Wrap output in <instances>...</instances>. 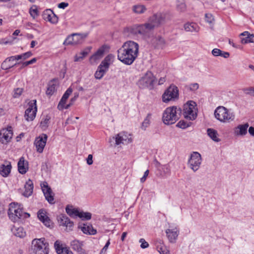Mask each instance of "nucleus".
I'll return each mask as SVG.
<instances>
[{
  "label": "nucleus",
  "mask_w": 254,
  "mask_h": 254,
  "mask_svg": "<svg viewBox=\"0 0 254 254\" xmlns=\"http://www.w3.org/2000/svg\"><path fill=\"white\" fill-rule=\"evenodd\" d=\"M240 37L242 44L254 42V35L250 34L248 31H245L242 33L240 34Z\"/></svg>",
  "instance_id": "393cba45"
},
{
  "label": "nucleus",
  "mask_w": 254,
  "mask_h": 254,
  "mask_svg": "<svg viewBox=\"0 0 254 254\" xmlns=\"http://www.w3.org/2000/svg\"><path fill=\"white\" fill-rule=\"evenodd\" d=\"M140 35L147 36L154 29L153 25H152L148 22L144 24H140Z\"/></svg>",
  "instance_id": "c85d7f7f"
},
{
  "label": "nucleus",
  "mask_w": 254,
  "mask_h": 254,
  "mask_svg": "<svg viewBox=\"0 0 254 254\" xmlns=\"http://www.w3.org/2000/svg\"><path fill=\"white\" fill-rule=\"evenodd\" d=\"M152 115L150 113L147 114L143 122L142 123L141 129L145 130L146 128L150 125Z\"/></svg>",
  "instance_id": "79ce46f5"
},
{
  "label": "nucleus",
  "mask_w": 254,
  "mask_h": 254,
  "mask_svg": "<svg viewBox=\"0 0 254 254\" xmlns=\"http://www.w3.org/2000/svg\"><path fill=\"white\" fill-rule=\"evenodd\" d=\"M104 49L102 47L99 48L94 54L101 58L104 53Z\"/></svg>",
  "instance_id": "5fc2aeb1"
},
{
  "label": "nucleus",
  "mask_w": 254,
  "mask_h": 254,
  "mask_svg": "<svg viewBox=\"0 0 254 254\" xmlns=\"http://www.w3.org/2000/svg\"><path fill=\"white\" fill-rule=\"evenodd\" d=\"M205 21L209 23H212L214 20L213 15L209 13L205 14Z\"/></svg>",
  "instance_id": "8fccbe9b"
},
{
  "label": "nucleus",
  "mask_w": 254,
  "mask_h": 254,
  "mask_svg": "<svg viewBox=\"0 0 254 254\" xmlns=\"http://www.w3.org/2000/svg\"><path fill=\"white\" fill-rule=\"evenodd\" d=\"M139 242L141 243L140 247L142 249H146L149 247L148 243L143 238L140 239Z\"/></svg>",
  "instance_id": "3c124183"
},
{
  "label": "nucleus",
  "mask_w": 254,
  "mask_h": 254,
  "mask_svg": "<svg viewBox=\"0 0 254 254\" xmlns=\"http://www.w3.org/2000/svg\"><path fill=\"white\" fill-rule=\"evenodd\" d=\"M4 163L0 166V174L3 177H7L11 172L12 166L9 161L5 160Z\"/></svg>",
  "instance_id": "4be33fe9"
},
{
  "label": "nucleus",
  "mask_w": 254,
  "mask_h": 254,
  "mask_svg": "<svg viewBox=\"0 0 254 254\" xmlns=\"http://www.w3.org/2000/svg\"><path fill=\"white\" fill-rule=\"evenodd\" d=\"M110 244V240L109 239L108 241L107 242L106 244L104 246V247L103 248V249L101 250L100 252V254H103V253H105L106 251L107 250Z\"/></svg>",
  "instance_id": "052dcab7"
},
{
  "label": "nucleus",
  "mask_w": 254,
  "mask_h": 254,
  "mask_svg": "<svg viewBox=\"0 0 254 254\" xmlns=\"http://www.w3.org/2000/svg\"><path fill=\"white\" fill-rule=\"evenodd\" d=\"M212 54L215 57L221 56L225 59L228 58L230 56V54L227 52H224L221 51V50L215 48L212 50Z\"/></svg>",
  "instance_id": "4c0bfd02"
},
{
  "label": "nucleus",
  "mask_w": 254,
  "mask_h": 254,
  "mask_svg": "<svg viewBox=\"0 0 254 254\" xmlns=\"http://www.w3.org/2000/svg\"><path fill=\"white\" fill-rule=\"evenodd\" d=\"M114 56L112 54L108 55L102 61L101 64L98 66L94 76L97 79H101L108 70L110 65L111 64L114 59Z\"/></svg>",
  "instance_id": "39448f33"
},
{
  "label": "nucleus",
  "mask_w": 254,
  "mask_h": 254,
  "mask_svg": "<svg viewBox=\"0 0 254 254\" xmlns=\"http://www.w3.org/2000/svg\"><path fill=\"white\" fill-rule=\"evenodd\" d=\"M177 8L181 12L184 11L186 9V5L184 3L182 2L180 4L177 5Z\"/></svg>",
  "instance_id": "680f3d73"
},
{
  "label": "nucleus",
  "mask_w": 254,
  "mask_h": 254,
  "mask_svg": "<svg viewBox=\"0 0 254 254\" xmlns=\"http://www.w3.org/2000/svg\"><path fill=\"white\" fill-rule=\"evenodd\" d=\"M71 249L76 251L78 254H86L84 249L82 248L83 242L77 240L71 241L70 243Z\"/></svg>",
  "instance_id": "aec40b11"
},
{
  "label": "nucleus",
  "mask_w": 254,
  "mask_h": 254,
  "mask_svg": "<svg viewBox=\"0 0 254 254\" xmlns=\"http://www.w3.org/2000/svg\"><path fill=\"white\" fill-rule=\"evenodd\" d=\"M156 79L153 73L150 71H147L144 75L138 81L137 84L140 88H153L154 84Z\"/></svg>",
  "instance_id": "0eeeda50"
},
{
  "label": "nucleus",
  "mask_w": 254,
  "mask_h": 254,
  "mask_svg": "<svg viewBox=\"0 0 254 254\" xmlns=\"http://www.w3.org/2000/svg\"><path fill=\"white\" fill-rule=\"evenodd\" d=\"M201 161V155L197 152H193L189 159L188 165L194 172H196L200 168Z\"/></svg>",
  "instance_id": "9b49d317"
},
{
  "label": "nucleus",
  "mask_w": 254,
  "mask_h": 254,
  "mask_svg": "<svg viewBox=\"0 0 254 254\" xmlns=\"http://www.w3.org/2000/svg\"><path fill=\"white\" fill-rule=\"evenodd\" d=\"M38 217L39 219L47 227H51L52 222L48 216L46 215V212L41 209L38 212Z\"/></svg>",
  "instance_id": "412c9836"
},
{
  "label": "nucleus",
  "mask_w": 254,
  "mask_h": 254,
  "mask_svg": "<svg viewBox=\"0 0 254 254\" xmlns=\"http://www.w3.org/2000/svg\"><path fill=\"white\" fill-rule=\"evenodd\" d=\"M79 93L78 92L74 93V97L70 99L69 104L66 105L65 109H68L70 106H71L75 101V100L77 99Z\"/></svg>",
  "instance_id": "09e8293b"
},
{
  "label": "nucleus",
  "mask_w": 254,
  "mask_h": 254,
  "mask_svg": "<svg viewBox=\"0 0 254 254\" xmlns=\"http://www.w3.org/2000/svg\"><path fill=\"white\" fill-rule=\"evenodd\" d=\"M13 135L12 127L9 126L6 128H2L0 131V141L2 144L10 142Z\"/></svg>",
  "instance_id": "4468645a"
},
{
  "label": "nucleus",
  "mask_w": 254,
  "mask_h": 254,
  "mask_svg": "<svg viewBox=\"0 0 254 254\" xmlns=\"http://www.w3.org/2000/svg\"><path fill=\"white\" fill-rule=\"evenodd\" d=\"M182 113L181 108L172 106L167 108L164 111L162 121L165 125H172L178 121Z\"/></svg>",
  "instance_id": "f03ea898"
},
{
  "label": "nucleus",
  "mask_w": 254,
  "mask_h": 254,
  "mask_svg": "<svg viewBox=\"0 0 254 254\" xmlns=\"http://www.w3.org/2000/svg\"><path fill=\"white\" fill-rule=\"evenodd\" d=\"M195 103L193 101H190L184 105L183 116L184 118L190 121L194 120L197 116L195 112Z\"/></svg>",
  "instance_id": "1a4fd4ad"
},
{
  "label": "nucleus",
  "mask_w": 254,
  "mask_h": 254,
  "mask_svg": "<svg viewBox=\"0 0 254 254\" xmlns=\"http://www.w3.org/2000/svg\"><path fill=\"white\" fill-rule=\"evenodd\" d=\"M158 251L160 253V254H169V251H166L165 248H158Z\"/></svg>",
  "instance_id": "69168bd1"
},
{
  "label": "nucleus",
  "mask_w": 254,
  "mask_h": 254,
  "mask_svg": "<svg viewBox=\"0 0 254 254\" xmlns=\"http://www.w3.org/2000/svg\"><path fill=\"white\" fill-rule=\"evenodd\" d=\"M33 188V182L30 179H29L24 185L25 190L23 193V195L25 197H28L32 194Z\"/></svg>",
  "instance_id": "cd10ccee"
},
{
  "label": "nucleus",
  "mask_w": 254,
  "mask_h": 254,
  "mask_svg": "<svg viewBox=\"0 0 254 254\" xmlns=\"http://www.w3.org/2000/svg\"><path fill=\"white\" fill-rule=\"evenodd\" d=\"M215 118L222 123H229L234 120L233 112L223 106H219L214 111Z\"/></svg>",
  "instance_id": "7ed1b4c3"
},
{
  "label": "nucleus",
  "mask_w": 254,
  "mask_h": 254,
  "mask_svg": "<svg viewBox=\"0 0 254 254\" xmlns=\"http://www.w3.org/2000/svg\"><path fill=\"white\" fill-rule=\"evenodd\" d=\"M8 215L9 218L13 222L18 221L20 219H24L30 217L29 213L24 212L20 206L14 203L10 204Z\"/></svg>",
  "instance_id": "20e7f679"
},
{
  "label": "nucleus",
  "mask_w": 254,
  "mask_h": 254,
  "mask_svg": "<svg viewBox=\"0 0 254 254\" xmlns=\"http://www.w3.org/2000/svg\"><path fill=\"white\" fill-rule=\"evenodd\" d=\"M140 25H134L127 27V29L129 33L133 35H140Z\"/></svg>",
  "instance_id": "a19ab883"
},
{
  "label": "nucleus",
  "mask_w": 254,
  "mask_h": 254,
  "mask_svg": "<svg viewBox=\"0 0 254 254\" xmlns=\"http://www.w3.org/2000/svg\"><path fill=\"white\" fill-rule=\"evenodd\" d=\"M21 56H22V59L23 60H25L29 58L31 56H32V53H31V52L29 51V52H26L25 53L21 54Z\"/></svg>",
  "instance_id": "bf43d9fd"
},
{
  "label": "nucleus",
  "mask_w": 254,
  "mask_h": 254,
  "mask_svg": "<svg viewBox=\"0 0 254 254\" xmlns=\"http://www.w3.org/2000/svg\"><path fill=\"white\" fill-rule=\"evenodd\" d=\"M51 116L46 115H43L41 119L40 127L43 130H46L50 124Z\"/></svg>",
  "instance_id": "f704fd0d"
},
{
  "label": "nucleus",
  "mask_w": 254,
  "mask_h": 254,
  "mask_svg": "<svg viewBox=\"0 0 254 254\" xmlns=\"http://www.w3.org/2000/svg\"><path fill=\"white\" fill-rule=\"evenodd\" d=\"M8 62L7 61V60H5L1 64V69L3 70H7L8 69L14 66H15L19 63H16L14 65H10L8 64Z\"/></svg>",
  "instance_id": "de8ad7c7"
},
{
  "label": "nucleus",
  "mask_w": 254,
  "mask_h": 254,
  "mask_svg": "<svg viewBox=\"0 0 254 254\" xmlns=\"http://www.w3.org/2000/svg\"><path fill=\"white\" fill-rule=\"evenodd\" d=\"M42 17L45 20L52 24H56L58 22V17L50 9H47L43 11Z\"/></svg>",
  "instance_id": "a211bd4d"
},
{
  "label": "nucleus",
  "mask_w": 254,
  "mask_h": 254,
  "mask_svg": "<svg viewBox=\"0 0 254 254\" xmlns=\"http://www.w3.org/2000/svg\"><path fill=\"white\" fill-rule=\"evenodd\" d=\"M198 88L199 85L197 83H191L189 85L190 90L192 91L196 90Z\"/></svg>",
  "instance_id": "6e6d98bb"
},
{
  "label": "nucleus",
  "mask_w": 254,
  "mask_h": 254,
  "mask_svg": "<svg viewBox=\"0 0 254 254\" xmlns=\"http://www.w3.org/2000/svg\"><path fill=\"white\" fill-rule=\"evenodd\" d=\"M92 158H93L92 155H91V154L88 155V157L87 158V163L88 165H90L93 164Z\"/></svg>",
  "instance_id": "338daca9"
},
{
  "label": "nucleus",
  "mask_w": 254,
  "mask_h": 254,
  "mask_svg": "<svg viewBox=\"0 0 254 254\" xmlns=\"http://www.w3.org/2000/svg\"><path fill=\"white\" fill-rule=\"evenodd\" d=\"M248 123L239 125L234 129V133L237 136H244L248 132Z\"/></svg>",
  "instance_id": "b1692460"
},
{
  "label": "nucleus",
  "mask_w": 254,
  "mask_h": 254,
  "mask_svg": "<svg viewBox=\"0 0 254 254\" xmlns=\"http://www.w3.org/2000/svg\"><path fill=\"white\" fill-rule=\"evenodd\" d=\"M207 133L209 137L215 142H219L220 140L218 137L217 131L213 128H208Z\"/></svg>",
  "instance_id": "58836bf2"
},
{
  "label": "nucleus",
  "mask_w": 254,
  "mask_h": 254,
  "mask_svg": "<svg viewBox=\"0 0 254 254\" xmlns=\"http://www.w3.org/2000/svg\"><path fill=\"white\" fill-rule=\"evenodd\" d=\"M42 191L44 194L46 199L50 204L55 203L54 194L53 193L51 189L48 185V183L46 182L41 184Z\"/></svg>",
  "instance_id": "dca6fc26"
},
{
  "label": "nucleus",
  "mask_w": 254,
  "mask_h": 254,
  "mask_svg": "<svg viewBox=\"0 0 254 254\" xmlns=\"http://www.w3.org/2000/svg\"><path fill=\"white\" fill-rule=\"evenodd\" d=\"M29 13L31 16L33 18H35L38 15V10L36 8L30 9Z\"/></svg>",
  "instance_id": "603ef678"
},
{
  "label": "nucleus",
  "mask_w": 254,
  "mask_h": 254,
  "mask_svg": "<svg viewBox=\"0 0 254 254\" xmlns=\"http://www.w3.org/2000/svg\"><path fill=\"white\" fill-rule=\"evenodd\" d=\"M68 5V3L65 2H62L58 4V7L60 8L64 9Z\"/></svg>",
  "instance_id": "0e129e2a"
},
{
  "label": "nucleus",
  "mask_w": 254,
  "mask_h": 254,
  "mask_svg": "<svg viewBox=\"0 0 254 254\" xmlns=\"http://www.w3.org/2000/svg\"><path fill=\"white\" fill-rule=\"evenodd\" d=\"M190 122H187L184 120L180 121L177 124L176 126L182 129H185L190 126Z\"/></svg>",
  "instance_id": "c03bdc74"
},
{
  "label": "nucleus",
  "mask_w": 254,
  "mask_h": 254,
  "mask_svg": "<svg viewBox=\"0 0 254 254\" xmlns=\"http://www.w3.org/2000/svg\"><path fill=\"white\" fill-rule=\"evenodd\" d=\"M65 211L68 215L73 218L78 216L80 212L77 209L73 208L72 206L70 205L66 206Z\"/></svg>",
  "instance_id": "e433bc0d"
},
{
  "label": "nucleus",
  "mask_w": 254,
  "mask_h": 254,
  "mask_svg": "<svg viewBox=\"0 0 254 254\" xmlns=\"http://www.w3.org/2000/svg\"><path fill=\"white\" fill-rule=\"evenodd\" d=\"M44 241V239H35L32 241V245L35 254H49V244Z\"/></svg>",
  "instance_id": "6e6552de"
},
{
  "label": "nucleus",
  "mask_w": 254,
  "mask_h": 254,
  "mask_svg": "<svg viewBox=\"0 0 254 254\" xmlns=\"http://www.w3.org/2000/svg\"><path fill=\"white\" fill-rule=\"evenodd\" d=\"M36 61H37L36 58H33L32 59H31L30 61L23 63V66H26L29 64H33L35 63Z\"/></svg>",
  "instance_id": "4d7b16f0"
},
{
  "label": "nucleus",
  "mask_w": 254,
  "mask_h": 254,
  "mask_svg": "<svg viewBox=\"0 0 254 254\" xmlns=\"http://www.w3.org/2000/svg\"><path fill=\"white\" fill-rule=\"evenodd\" d=\"M72 92V88L69 87L64 92L58 105V108L59 110H63V109H65L66 106L65 104L66 100L68 99L69 95L71 94Z\"/></svg>",
  "instance_id": "5701e85b"
},
{
  "label": "nucleus",
  "mask_w": 254,
  "mask_h": 254,
  "mask_svg": "<svg viewBox=\"0 0 254 254\" xmlns=\"http://www.w3.org/2000/svg\"><path fill=\"white\" fill-rule=\"evenodd\" d=\"M165 233L169 242L175 243L179 234V229L177 227L169 228L166 230Z\"/></svg>",
  "instance_id": "6ab92c4d"
},
{
  "label": "nucleus",
  "mask_w": 254,
  "mask_h": 254,
  "mask_svg": "<svg viewBox=\"0 0 254 254\" xmlns=\"http://www.w3.org/2000/svg\"><path fill=\"white\" fill-rule=\"evenodd\" d=\"M11 230L13 234L16 237L23 238L26 235V232L23 228L18 225H14Z\"/></svg>",
  "instance_id": "7c9ffc66"
},
{
  "label": "nucleus",
  "mask_w": 254,
  "mask_h": 254,
  "mask_svg": "<svg viewBox=\"0 0 254 254\" xmlns=\"http://www.w3.org/2000/svg\"><path fill=\"white\" fill-rule=\"evenodd\" d=\"M184 29L188 32H197L199 30V27L196 23L191 22L187 23L184 25Z\"/></svg>",
  "instance_id": "c9c22d12"
},
{
  "label": "nucleus",
  "mask_w": 254,
  "mask_h": 254,
  "mask_svg": "<svg viewBox=\"0 0 254 254\" xmlns=\"http://www.w3.org/2000/svg\"><path fill=\"white\" fill-rule=\"evenodd\" d=\"M55 248L58 254H73L69 248L63 247L58 241L55 243Z\"/></svg>",
  "instance_id": "bb28decb"
},
{
  "label": "nucleus",
  "mask_w": 254,
  "mask_h": 254,
  "mask_svg": "<svg viewBox=\"0 0 254 254\" xmlns=\"http://www.w3.org/2000/svg\"><path fill=\"white\" fill-rule=\"evenodd\" d=\"M244 92L247 94H250L252 96H254V88H245L243 90Z\"/></svg>",
  "instance_id": "864d4df0"
},
{
  "label": "nucleus",
  "mask_w": 254,
  "mask_h": 254,
  "mask_svg": "<svg viewBox=\"0 0 254 254\" xmlns=\"http://www.w3.org/2000/svg\"><path fill=\"white\" fill-rule=\"evenodd\" d=\"M166 14L165 13H157L149 18L148 22L155 28L165 23L166 21Z\"/></svg>",
  "instance_id": "2eb2a0df"
},
{
  "label": "nucleus",
  "mask_w": 254,
  "mask_h": 254,
  "mask_svg": "<svg viewBox=\"0 0 254 254\" xmlns=\"http://www.w3.org/2000/svg\"><path fill=\"white\" fill-rule=\"evenodd\" d=\"M82 220H88L91 218V214L90 212H80L78 216Z\"/></svg>",
  "instance_id": "a18cd8bd"
},
{
  "label": "nucleus",
  "mask_w": 254,
  "mask_h": 254,
  "mask_svg": "<svg viewBox=\"0 0 254 254\" xmlns=\"http://www.w3.org/2000/svg\"><path fill=\"white\" fill-rule=\"evenodd\" d=\"M101 58L99 57L98 56L94 54L92 56H91L89 59V61L91 63H94L96 61L100 59Z\"/></svg>",
  "instance_id": "13d9d810"
},
{
  "label": "nucleus",
  "mask_w": 254,
  "mask_h": 254,
  "mask_svg": "<svg viewBox=\"0 0 254 254\" xmlns=\"http://www.w3.org/2000/svg\"><path fill=\"white\" fill-rule=\"evenodd\" d=\"M138 51L137 43L127 41L118 50V59L126 65H131L137 58Z\"/></svg>",
  "instance_id": "f257e3e1"
},
{
  "label": "nucleus",
  "mask_w": 254,
  "mask_h": 254,
  "mask_svg": "<svg viewBox=\"0 0 254 254\" xmlns=\"http://www.w3.org/2000/svg\"><path fill=\"white\" fill-rule=\"evenodd\" d=\"M27 162H25V160L23 157H21L17 164L18 170L19 173L21 174H25L28 171Z\"/></svg>",
  "instance_id": "2f4dec72"
},
{
  "label": "nucleus",
  "mask_w": 254,
  "mask_h": 254,
  "mask_svg": "<svg viewBox=\"0 0 254 254\" xmlns=\"http://www.w3.org/2000/svg\"><path fill=\"white\" fill-rule=\"evenodd\" d=\"M88 33H74L68 36L64 40L65 45H77L81 44L87 37Z\"/></svg>",
  "instance_id": "9d476101"
},
{
  "label": "nucleus",
  "mask_w": 254,
  "mask_h": 254,
  "mask_svg": "<svg viewBox=\"0 0 254 254\" xmlns=\"http://www.w3.org/2000/svg\"><path fill=\"white\" fill-rule=\"evenodd\" d=\"M140 35L147 36L154 29L153 25H152L148 22L144 24H140Z\"/></svg>",
  "instance_id": "c756f323"
},
{
  "label": "nucleus",
  "mask_w": 254,
  "mask_h": 254,
  "mask_svg": "<svg viewBox=\"0 0 254 254\" xmlns=\"http://www.w3.org/2000/svg\"><path fill=\"white\" fill-rule=\"evenodd\" d=\"M37 111L36 100L30 101L28 104V108L25 111L24 117L27 121H32L35 118Z\"/></svg>",
  "instance_id": "f8f14e48"
},
{
  "label": "nucleus",
  "mask_w": 254,
  "mask_h": 254,
  "mask_svg": "<svg viewBox=\"0 0 254 254\" xmlns=\"http://www.w3.org/2000/svg\"><path fill=\"white\" fill-rule=\"evenodd\" d=\"M131 134L125 132H122L117 134L115 137H113V139L115 140V144L119 145L121 144H128L132 141Z\"/></svg>",
  "instance_id": "ddd939ff"
},
{
  "label": "nucleus",
  "mask_w": 254,
  "mask_h": 254,
  "mask_svg": "<svg viewBox=\"0 0 254 254\" xmlns=\"http://www.w3.org/2000/svg\"><path fill=\"white\" fill-rule=\"evenodd\" d=\"M146 10V7L143 5H135L133 6V11L137 14H141L144 13Z\"/></svg>",
  "instance_id": "37998d69"
},
{
  "label": "nucleus",
  "mask_w": 254,
  "mask_h": 254,
  "mask_svg": "<svg viewBox=\"0 0 254 254\" xmlns=\"http://www.w3.org/2000/svg\"><path fill=\"white\" fill-rule=\"evenodd\" d=\"M47 138L48 136L46 134H42L35 139L34 144L38 152L40 153L43 152L46 144Z\"/></svg>",
  "instance_id": "f3484780"
},
{
  "label": "nucleus",
  "mask_w": 254,
  "mask_h": 254,
  "mask_svg": "<svg viewBox=\"0 0 254 254\" xmlns=\"http://www.w3.org/2000/svg\"><path fill=\"white\" fill-rule=\"evenodd\" d=\"M56 82V79H53L49 82L46 91V94L47 95H52L56 91L57 84Z\"/></svg>",
  "instance_id": "473e14b6"
},
{
  "label": "nucleus",
  "mask_w": 254,
  "mask_h": 254,
  "mask_svg": "<svg viewBox=\"0 0 254 254\" xmlns=\"http://www.w3.org/2000/svg\"><path fill=\"white\" fill-rule=\"evenodd\" d=\"M248 131L252 136H254V127H250Z\"/></svg>",
  "instance_id": "774afa93"
},
{
  "label": "nucleus",
  "mask_w": 254,
  "mask_h": 254,
  "mask_svg": "<svg viewBox=\"0 0 254 254\" xmlns=\"http://www.w3.org/2000/svg\"><path fill=\"white\" fill-rule=\"evenodd\" d=\"M91 48H88L85 50L80 52L79 54H77L74 57V62H79L82 60L86 57L90 52Z\"/></svg>",
  "instance_id": "ea45409f"
},
{
  "label": "nucleus",
  "mask_w": 254,
  "mask_h": 254,
  "mask_svg": "<svg viewBox=\"0 0 254 254\" xmlns=\"http://www.w3.org/2000/svg\"><path fill=\"white\" fill-rule=\"evenodd\" d=\"M148 174H149V170H147L144 172L143 176L142 178H141V179H140V182L141 183H144L146 181V178L148 176Z\"/></svg>",
  "instance_id": "e2e57ef3"
},
{
  "label": "nucleus",
  "mask_w": 254,
  "mask_h": 254,
  "mask_svg": "<svg viewBox=\"0 0 254 254\" xmlns=\"http://www.w3.org/2000/svg\"><path fill=\"white\" fill-rule=\"evenodd\" d=\"M60 225H63L68 228L69 230L73 227V223L65 215L63 214L60 216L58 219Z\"/></svg>",
  "instance_id": "a878e982"
},
{
  "label": "nucleus",
  "mask_w": 254,
  "mask_h": 254,
  "mask_svg": "<svg viewBox=\"0 0 254 254\" xmlns=\"http://www.w3.org/2000/svg\"><path fill=\"white\" fill-rule=\"evenodd\" d=\"M81 230L83 233L89 235H95L97 233L96 229H94L91 225L84 224L83 226H81Z\"/></svg>",
  "instance_id": "72a5a7b5"
},
{
  "label": "nucleus",
  "mask_w": 254,
  "mask_h": 254,
  "mask_svg": "<svg viewBox=\"0 0 254 254\" xmlns=\"http://www.w3.org/2000/svg\"><path fill=\"white\" fill-rule=\"evenodd\" d=\"M179 93L178 88L174 84H171L164 91L162 96V101L168 103L171 101H175L179 98Z\"/></svg>",
  "instance_id": "423d86ee"
},
{
  "label": "nucleus",
  "mask_w": 254,
  "mask_h": 254,
  "mask_svg": "<svg viewBox=\"0 0 254 254\" xmlns=\"http://www.w3.org/2000/svg\"><path fill=\"white\" fill-rule=\"evenodd\" d=\"M23 92V89L22 88H16L14 89L12 93V97L14 98H19Z\"/></svg>",
  "instance_id": "49530a36"
}]
</instances>
